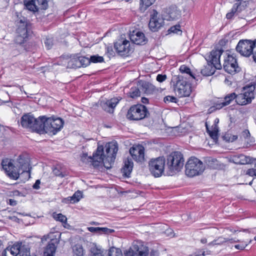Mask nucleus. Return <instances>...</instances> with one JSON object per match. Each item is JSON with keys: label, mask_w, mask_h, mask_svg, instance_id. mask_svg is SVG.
Here are the masks:
<instances>
[{"label": "nucleus", "mask_w": 256, "mask_h": 256, "mask_svg": "<svg viewBox=\"0 0 256 256\" xmlns=\"http://www.w3.org/2000/svg\"><path fill=\"white\" fill-rule=\"evenodd\" d=\"M106 154L104 153V148L102 146H98L96 152L92 156H88L87 154H84L81 160L84 162H90L94 168H98L104 160L114 162L118 150V144L116 142H108L106 144ZM105 167L108 168L104 164Z\"/></svg>", "instance_id": "obj_1"}, {"label": "nucleus", "mask_w": 256, "mask_h": 256, "mask_svg": "<svg viewBox=\"0 0 256 256\" xmlns=\"http://www.w3.org/2000/svg\"><path fill=\"white\" fill-rule=\"evenodd\" d=\"M2 166L6 174L13 180H18L20 174L25 173L30 176V164L28 158L24 156H19L15 165L8 160H3Z\"/></svg>", "instance_id": "obj_2"}, {"label": "nucleus", "mask_w": 256, "mask_h": 256, "mask_svg": "<svg viewBox=\"0 0 256 256\" xmlns=\"http://www.w3.org/2000/svg\"><path fill=\"white\" fill-rule=\"evenodd\" d=\"M224 52L222 48L212 50L210 54L206 58L207 64L201 70L200 72L204 76H210L213 74L216 69L220 70L222 68L220 62V57Z\"/></svg>", "instance_id": "obj_3"}, {"label": "nucleus", "mask_w": 256, "mask_h": 256, "mask_svg": "<svg viewBox=\"0 0 256 256\" xmlns=\"http://www.w3.org/2000/svg\"><path fill=\"white\" fill-rule=\"evenodd\" d=\"M184 75L176 76L172 80L174 90L180 97L188 96L192 92V80H186Z\"/></svg>", "instance_id": "obj_4"}, {"label": "nucleus", "mask_w": 256, "mask_h": 256, "mask_svg": "<svg viewBox=\"0 0 256 256\" xmlns=\"http://www.w3.org/2000/svg\"><path fill=\"white\" fill-rule=\"evenodd\" d=\"M167 174L173 176L180 171L184 164L183 155L179 152H174L167 156L166 160Z\"/></svg>", "instance_id": "obj_5"}, {"label": "nucleus", "mask_w": 256, "mask_h": 256, "mask_svg": "<svg viewBox=\"0 0 256 256\" xmlns=\"http://www.w3.org/2000/svg\"><path fill=\"white\" fill-rule=\"evenodd\" d=\"M16 22L18 28L15 41L16 43L21 44L26 41L31 32L32 24L25 17L20 18Z\"/></svg>", "instance_id": "obj_6"}, {"label": "nucleus", "mask_w": 256, "mask_h": 256, "mask_svg": "<svg viewBox=\"0 0 256 256\" xmlns=\"http://www.w3.org/2000/svg\"><path fill=\"white\" fill-rule=\"evenodd\" d=\"M236 51L242 56L249 57L252 54L253 60L256 62V39L254 40H241L236 45Z\"/></svg>", "instance_id": "obj_7"}, {"label": "nucleus", "mask_w": 256, "mask_h": 256, "mask_svg": "<svg viewBox=\"0 0 256 256\" xmlns=\"http://www.w3.org/2000/svg\"><path fill=\"white\" fill-rule=\"evenodd\" d=\"M185 173L189 177L201 174L205 169L203 162L196 157L190 158L185 166Z\"/></svg>", "instance_id": "obj_8"}, {"label": "nucleus", "mask_w": 256, "mask_h": 256, "mask_svg": "<svg viewBox=\"0 0 256 256\" xmlns=\"http://www.w3.org/2000/svg\"><path fill=\"white\" fill-rule=\"evenodd\" d=\"M149 112L146 108L142 104L133 105L130 107L126 114V118L132 120H139L147 117Z\"/></svg>", "instance_id": "obj_9"}, {"label": "nucleus", "mask_w": 256, "mask_h": 256, "mask_svg": "<svg viewBox=\"0 0 256 256\" xmlns=\"http://www.w3.org/2000/svg\"><path fill=\"white\" fill-rule=\"evenodd\" d=\"M42 118L45 119L46 134H56L63 127L64 121L60 118H47L46 116H42Z\"/></svg>", "instance_id": "obj_10"}, {"label": "nucleus", "mask_w": 256, "mask_h": 256, "mask_svg": "<svg viewBox=\"0 0 256 256\" xmlns=\"http://www.w3.org/2000/svg\"><path fill=\"white\" fill-rule=\"evenodd\" d=\"M254 88L253 85H248L244 87L242 92L236 94V104L241 106L250 104L252 100L254 98Z\"/></svg>", "instance_id": "obj_11"}, {"label": "nucleus", "mask_w": 256, "mask_h": 256, "mask_svg": "<svg viewBox=\"0 0 256 256\" xmlns=\"http://www.w3.org/2000/svg\"><path fill=\"white\" fill-rule=\"evenodd\" d=\"M166 166V160L164 157L152 159L148 163L151 174L155 178H158L164 174Z\"/></svg>", "instance_id": "obj_12"}, {"label": "nucleus", "mask_w": 256, "mask_h": 256, "mask_svg": "<svg viewBox=\"0 0 256 256\" xmlns=\"http://www.w3.org/2000/svg\"><path fill=\"white\" fill-rule=\"evenodd\" d=\"M149 250L141 242H135L128 250L124 252V256H148Z\"/></svg>", "instance_id": "obj_13"}, {"label": "nucleus", "mask_w": 256, "mask_h": 256, "mask_svg": "<svg viewBox=\"0 0 256 256\" xmlns=\"http://www.w3.org/2000/svg\"><path fill=\"white\" fill-rule=\"evenodd\" d=\"M48 0H24L26 9L32 12L38 11L39 9L46 10L48 7Z\"/></svg>", "instance_id": "obj_14"}, {"label": "nucleus", "mask_w": 256, "mask_h": 256, "mask_svg": "<svg viewBox=\"0 0 256 256\" xmlns=\"http://www.w3.org/2000/svg\"><path fill=\"white\" fill-rule=\"evenodd\" d=\"M223 67L226 72L232 74H236L240 70L236 60L231 55H228L224 59Z\"/></svg>", "instance_id": "obj_15"}, {"label": "nucleus", "mask_w": 256, "mask_h": 256, "mask_svg": "<svg viewBox=\"0 0 256 256\" xmlns=\"http://www.w3.org/2000/svg\"><path fill=\"white\" fill-rule=\"evenodd\" d=\"M114 48L118 53L120 56H127L130 51V42L126 40H120L114 44Z\"/></svg>", "instance_id": "obj_16"}, {"label": "nucleus", "mask_w": 256, "mask_h": 256, "mask_svg": "<svg viewBox=\"0 0 256 256\" xmlns=\"http://www.w3.org/2000/svg\"><path fill=\"white\" fill-rule=\"evenodd\" d=\"M158 14L156 10H154L148 24L150 30L152 32L158 30L164 24V20L158 18Z\"/></svg>", "instance_id": "obj_17"}, {"label": "nucleus", "mask_w": 256, "mask_h": 256, "mask_svg": "<svg viewBox=\"0 0 256 256\" xmlns=\"http://www.w3.org/2000/svg\"><path fill=\"white\" fill-rule=\"evenodd\" d=\"M144 147L141 145L133 146L130 150L132 158L136 162H142L144 158Z\"/></svg>", "instance_id": "obj_18"}, {"label": "nucleus", "mask_w": 256, "mask_h": 256, "mask_svg": "<svg viewBox=\"0 0 256 256\" xmlns=\"http://www.w3.org/2000/svg\"><path fill=\"white\" fill-rule=\"evenodd\" d=\"M164 15L168 20H175L180 16V12L176 6L172 5L164 8Z\"/></svg>", "instance_id": "obj_19"}, {"label": "nucleus", "mask_w": 256, "mask_h": 256, "mask_svg": "<svg viewBox=\"0 0 256 256\" xmlns=\"http://www.w3.org/2000/svg\"><path fill=\"white\" fill-rule=\"evenodd\" d=\"M130 40L137 45H142L146 44L147 40L144 34L140 31H133L130 35Z\"/></svg>", "instance_id": "obj_20"}, {"label": "nucleus", "mask_w": 256, "mask_h": 256, "mask_svg": "<svg viewBox=\"0 0 256 256\" xmlns=\"http://www.w3.org/2000/svg\"><path fill=\"white\" fill-rule=\"evenodd\" d=\"M42 116H40L38 119L36 118V122H34L30 128L32 130L40 134L46 133L45 119L42 118Z\"/></svg>", "instance_id": "obj_21"}, {"label": "nucleus", "mask_w": 256, "mask_h": 256, "mask_svg": "<svg viewBox=\"0 0 256 256\" xmlns=\"http://www.w3.org/2000/svg\"><path fill=\"white\" fill-rule=\"evenodd\" d=\"M118 102L119 100L116 98H113L106 101H101L100 105L104 110L111 113L113 112L114 108Z\"/></svg>", "instance_id": "obj_22"}, {"label": "nucleus", "mask_w": 256, "mask_h": 256, "mask_svg": "<svg viewBox=\"0 0 256 256\" xmlns=\"http://www.w3.org/2000/svg\"><path fill=\"white\" fill-rule=\"evenodd\" d=\"M36 118L30 114H25L20 118V123L22 127L31 128Z\"/></svg>", "instance_id": "obj_23"}, {"label": "nucleus", "mask_w": 256, "mask_h": 256, "mask_svg": "<svg viewBox=\"0 0 256 256\" xmlns=\"http://www.w3.org/2000/svg\"><path fill=\"white\" fill-rule=\"evenodd\" d=\"M124 166L121 170L123 176L130 177L133 168V162L131 158H128L124 162Z\"/></svg>", "instance_id": "obj_24"}, {"label": "nucleus", "mask_w": 256, "mask_h": 256, "mask_svg": "<svg viewBox=\"0 0 256 256\" xmlns=\"http://www.w3.org/2000/svg\"><path fill=\"white\" fill-rule=\"evenodd\" d=\"M234 100H236V94L235 92L227 94L225 96L224 100L222 102L216 104V108L220 109L224 106L228 105Z\"/></svg>", "instance_id": "obj_25"}, {"label": "nucleus", "mask_w": 256, "mask_h": 256, "mask_svg": "<svg viewBox=\"0 0 256 256\" xmlns=\"http://www.w3.org/2000/svg\"><path fill=\"white\" fill-rule=\"evenodd\" d=\"M138 86L145 94H151L154 91L155 86L150 83L146 81H140L138 82Z\"/></svg>", "instance_id": "obj_26"}, {"label": "nucleus", "mask_w": 256, "mask_h": 256, "mask_svg": "<svg viewBox=\"0 0 256 256\" xmlns=\"http://www.w3.org/2000/svg\"><path fill=\"white\" fill-rule=\"evenodd\" d=\"M243 9L244 7L241 6L240 2L234 4L230 12L226 14V18L228 19H231L234 16H238Z\"/></svg>", "instance_id": "obj_27"}, {"label": "nucleus", "mask_w": 256, "mask_h": 256, "mask_svg": "<svg viewBox=\"0 0 256 256\" xmlns=\"http://www.w3.org/2000/svg\"><path fill=\"white\" fill-rule=\"evenodd\" d=\"M232 160L234 163L239 164H246L251 161L250 157L242 154L234 156Z\"/></svg>", "instance_id": "obj_28"}, {"label": "nucleus", "mask_w": 256, "mask_h": 256, "mask_svg": "<svg viewBox=\"0 0 256 256\" xmlns=\"http://www.w3.org/2000/svg\"><path fill=\"white\" fill-rule=\"evenodd\" d=\"M68 68H76L81 67L80 63L79 56L78 55H74L71 56L68 60Z\"/></svg>", "instance_id": "obj_29"}, {"label": "nucleus", "mask_w": 256, "mask_h": 256, "mask_svg": "<svg viewBox=\"0 0 256 256\" xmlns=\"http://www.w3.org/2000/svg\"><path fill=\"white\" fill-rule=\"evenodd\" d=\"M56 246L52 242V240L48 243L44 251V256H54L56 253Z\"/></svg>", "instance_id": "obj_30"}, {"label": "nucleus", "mask_w": 256, "mask_h": 256, "mask_svg": "<svg viewBox=\"0 0 256 256\" xmlns=\"http://www.w3.org/2000/svg\"><path fill=\"white\" fill-rule=\"evenodd\" d=\"M180 71L181 72L180 75H184L187 77L186 80L196 79L194 74L191 72L190 68L185 65H182L180 66Z\"/></svg>", "instance_id": "obj_31"}, {"label": "nucleus", "mask_w": 256, "mask_h": 256, "mask_svg": "<svg viewBox=\"0 0 256 256\" xmlns=\"http://www.w3.org/2000/svg\"><path fill=\"white\" fill-rule=\"evenodd\" d=\"M88 230L89 232L95 234H110L114 230L108 228H99V227H88Z\"/></svg>", "instance_id": "obj_32"}, {"label": "nucleus", "mask_w": 256, "mask_h": 256, "mask_svg": "<svg viewBox=\"0 0 256 256\" xmlns=\"http://www.w3.org/2000/svg\"><path fill=\"white\" fill-rule=\"evenodd\" d=\"M90 256H104V250L96 244H92L90 248Z\"/></svg>", "instance_id": "obj_33"}, {"label": "nucleus", "mask_w": 256, "mask_h": 256, "mask_svg": "<svg viewBox=\"0 0 256 256\" xmlns=\"http://www.w3.org/2000/svg\"><path fill=\"white\" fill-rule=\"evenodd\" d=\"M82 198V193L80 191L78 190L72 196L68 197L66 200L70 203L74 204L78 202Z\"/></svg>", "instance_id": "obj_34"}, {"label": "nucleus", "mask_w": 256, "mask_h": 256, "mask_svg": "<svg viewBox=\"0 0 256 256\" xmlns=\"http://www.w3.org/2000/svg\"><path fill=\"white\" fill-rule=\"evenodd\" d=\"M156 0H140V9L144 11L146 9L154 3Z\"/></svg>", "instance_id": "obj_35"}, {"label": "nucleus", "mask_w": 256, "mask_h": 256, "mask_svg": "<svg viewBox=\"0 0 256 256\" xmlns=\"http://www.w3.org/2000/svg\"><path fill=\"white\" fill-rule=\"evenodd\" d=\"M52 218L56 221L60 222L62 223L66 224L67 222L66 217L62 214H57L54 212L52 214Z\"/></svg>", "instance_id": "obj_36"}, {"label": "nucleus", "mask_w": 256, "mask_h": 256, "mask_svg": "<svg viewBox=\"0 0 256 256\" xmlns=\"http://www.w3.org/2000/svg\"><path fill=\"white\" fill-rule=\"evenodd\" d=\"M140 86L132 88L129 92L130 97L134 98L140 96Z\"/></svg>", "instance_id": "obj_37"}, {"label": "nucleus", "mask_w": 256, "mask_h": 256, "mask_svg": "<svg viewBox=\"0 0 256 256\" xmlns=\"http://www.w3.org/2000/svg\"><path fill=\"white\" fill-rule=\"evenodd\" d=\"M108 256H122V252L120 248L112 247L110 248L108 252Z\"/></svg>", "instance_id": "obj_38"}, {"label": "nucleus", "mask_w": 256, "mask_h": 256, "mask_svg": "<svg viewBox=\"0 0 256 256\" xmlns=\"http://www.w3.org/2000/svg\"><path fill=\"white\" fill-rule=\"evenodd\" d=\"M90 64L91 62L98 63L102 62H104V58L102 56H99L98 54L93 55L90 56L89 58Z\"/></svg>", "instance_id": "obj_39"}, {"label": "nucleus", "mask_w": 256, "mask_h": 256, "mask_svg": "<svg viewBox=\"0 0 256 256\" xmlns=\"http://www.w3.org/2000/svg\"><path fill=\"white\" fill-rule=\"evenodd\" d=\"M168 34H181L182 32L180 29V26L178 24L171 26L168 30Z\"/></svg>", "instance_id": "obj_40"}, {"label": "nucleus", "mask_w": 256, "mask_h": 256, "mask_svg": "<svg viewBox=\"0 0 256 256\" xmlns=\"http://www.w3.org/2000/svg\"><path fill=\"white\" fill-rule=\"evenodd\" d=\"M74 252L76 256H83L84 250L81 246H76L74 248Z\"/></svg>", "instance_id": "obj_41"}, {"label": "nucleus", "mask_w": 256, "mask_h": 256, "mask_svg": "<svg viewBox=\"0 0 256 256\" xmlns=\"http://www.w3.org/2000/svg\"><path fill=\"white\" fill-rule=\"evenodd\" d=\"M80 63L81 64V67H86L90 64V60L88 58L85 56H79Z\"/></svg>", "instance_id": "obj_42"}, {"label": "nucleus", "mask_w": 256, "mask_h": 256, "mask_svg": "<svg viewBox=\"0 0 256 256\" xmlns=\"http://www.w3.org/2000/svg\"><path fill=\"white\" fill-rule=\"evenodd\" d=\"M228 241V239L223 238H219L217 240H214L212 242H210L208 245V246H214L216 244H220L224 242H226Z\"/></svg>", "instance_id": "obj_43"}, {"label": "nucleus", "mask_w": 256, "mask_h": 256, "mask_svg": "<svg viewBox=\"0 0 256 256\" xmlns=\"http://www.w3.org/2000/svg\"><path fill=\"white\" fill-rule=\"evenodd\" d=\"M44 43L47 49L50 50L53 46V40L52 38H46L44 40Z\"/></svg>", "instance_id": "obj_44"}, {"label": "nucleus", "mask_w": 256, "mask_h": 256, "mask_svg": "<svg viewBox=\"0 0 256 256\" xmlns=\"http://www.w3.org/2000/svg\"><path fill=\"white\" fill-rule=\"evenodd\" d=\"M164 102L165 103H169L170 102L176 103L177 102V99L174 96H168L164 98Z\"/></svg>", "instance_id": "obj_45"}, {"label": "nucleus", "mask_w": 256, "mask_h": 256, "mask_svg": "<svg viewBox=\"0 0 256 256\" xmlns=\"http://www.w3.org/2000/svg\"><path fill=\"white\" fill-rule=\"evenodd\" d=\"M106 54L110 58L114 56L115 52L112 46H107Z\"/></svg>", "instance_id": "obj_46"}, {"label": "nucleus", "mask_w": 256, "mask_h": 256, "mask_svg": "<svg viewBox=\"0 0 256 256\" xmlns=\"http://www.w3.org/2000/svg\"><path fill=\"white\" fill-rule=\"evenodd\" d=\"M218 131H216L215 130H210L209 132H207L209 134L210 136L214 140H217L218 138Z\"/></svg>", "instance_id": "obj_47"}, {"label": "nucleus", "mask_w": 256, "mask_h": 256, "mask_svg": "<svg viewBox=\"0 0 256 256\" xmlns=\"http://www.w3.org/2000/svg\"><path fill=\"white\" fill-rule=\"evenodd\" d=\"M53 172L54 174L56 176H58L61 178L64 177V175L62 174V172L60 171L58 168L56 167L53 169Z\"/></svg>", "instance_id": "obj_48"}, {"label": "nucleus", "mask_w": 256, "mask_h": 256, "mask_svg": "<svg viewBox=\"0 0 256 256\" xmlns=\"http://www.w3.org/2000/svg\"><path fill=\"white\" fill-rule=\"evenodd\" d=\"M246 174L251 176H254L256 177V168H254L248 169L246 171Z\"/></svg>", "instance_id": "obj_49"}, {"label": "nucleus", "mask_w": 256, "mask_h": 256, "mask_svg": "<svg viewBox=\"0 0 256 256\" xmlns=\"http://www.w3.org/2000/svg\"><path fill=\"white\" fill-rule=\"evenodd\" d=\"M8 250H9V252H10L11 256L14 255V256H16L17 254L19 252L18 248H16L14 246L10 248H8Z\"/></svg>", "instance_id": "obj_50"}, {"label": "nucleus", "mask_w": 256, "mask_h": 256, "mask_svg": "<svg viewBox=\"0 0 256 256\" xmlns=\"http://www.w3.org/2000/svg\"><path fill=\"white\" fill-rule=\"evenodd\" d=\"M224 140L228 142H233L238 138V136L236 135H232L230 136L228 139H227V136H224Z\"/></svg>", "instance_id": "obj_51"}, {"label": "nucleus", "mask_w": 256, "mask_h": 256, "mask_svg": "<svg viewBox=\"0 0 256 256\" xmlns=\"http://www.w3.org/2000/svg\"><path fill=\"white\" fill-rule=\"evenodd\" d=\"M166 78V75L158 74L156 76V80L159 82H162Z\"/></svg>", "instance_id": "obj_52"}, {"label": "nucleus", "mask_w": 256, "mask_h": 256, "mask_svg": "<svg viewBox=\"0 0 256 256\" xmlns=\"http://www.w3.org/2000/svg\"><path fill=\"white\" fill-rule=\"evenodd\" d=\"M247 246V244L245 243L244 244H236L235 245L234 247L238 250H244L246 246Z\"/></svg>", "instance_id": "obj_53"}, {"label": "nucleus", "mask_w": 256, "mask_h": 256, "mask_svg": "<svg viewBox=\"0 0 256 256\" xmlns=\"http://www.w3.org/2000/svg\"><path fill=\"white\" fill-rule=\"evenodd\" d=\"M40 180H37L35 183L34 184L32 188L35 190H38L40 188Z\"/></svg>", "instance_id": "obj_54"}, {"label": "nucleus", "mask_w": 256, "mask_h": 256, "mask_svg": "<svg viewBox=\"0 0 256 256\" xmlns=\"http://www.w3.org/2000/svg\"><path fill=\"white\" fill-rule=\"evenodd\" d=\"M242 136L244 138H248L250 136V133L248 130H244L242 132Z\"/></svg>", "instance_id": "obj_55"}, {"label": "nucleus", "mask_w": 256, "mask_h": 256, "mask_svg": "<svg viewBox=\"0 0 256 256\" xmlns=\"http://www.w3.org/2000/svg\"><path fill=\"white\" fill-rule=\"evenodd\" d=\"M200 251H198L197 252H196L190 255V256H205V252L203 251L202 254H200Z\"/></svg>", "instance_id": "obj_56"}, {"label": "nucleus", "mask_w": 256, "mask_h": 256, "mask_svg": "<svg viewBox=\"0 0 256 256\" xmlns=\"http://www.w3.org/2000/svg\"><path fill=\"white\" fill-rule=\"evenodd\" d=\"M8 203L12 206H15L17 204L16 201L13 199H9Z\"/></svg>", "instance_id": "obj_57"}, {"label": "nucleus", "mask_w": 256, "mask_h": 256, "mask_svg": "<svg viewBox=\"0 0 256 256\" xmlns=\"http://www.w3.org/2000/svg\"><path fill=\"white\" fill-rule=\"evenodd\" d=\"M158 251L156 250H152L150 252V256H157L158 255Z\"/></svg>", "instance_id": "obj_58"}, {"label": "nucleus", "mask_w": 256, "mask_h": 256, "mask_svg": "<svg viewBox=\"0 0 256 256\" xmlns=\"http://www.w3.org/2000/svg\"><path fill=\"white\" fill-rule=\"evenodd\" d=\"M8 219L16 222H18V221L19 220V218L16 216H8Z\"/></svg>", "instance_id": "obj_59"}, {"label": "nucleus", "mask_w": 256, "mask_h": 256, "mask_svg": "<svg viewBox=\"0 0 256 256\" xmlns=\"http://www.w3.org/2000/svg\"><path fill=\"white\" fill-rule=\"evenodd\" d=\"M141 102L143 104H146L148 103V100L145 97H142L141 99Z\"/></svg>", "instance_id": "obj_60"}, {"label": "nucleus", "mask_w": 256, "mask_h": 256, "mask_svg": "<svg viewBox=\"0 0 256 256\" xmlns=\"http://www.w3.org/2000/svg\"><path fill=\"white\" fill-rule=\"evenodd\" d=\"M212 130L218 132V124H213V125L212 126Z\"/></svg>", "instance_id": "obj_61"}, {"label": "nucleus", "mask_w": 256, "mask_h": 256, "mask_svg": "<svg viewBox=\"0 0 256 256\" xmlns=\"http://www.w3.org/2000/svg\"><path fill=\"white\" fill-rule=\"evenodd\" d=\"M12 193H13V195L14 196H20V194H21V192H20L18 190H14L12 192Z\"/></svg>", "instance_id": "obj_62"}, {"label": "nucleus", "mask_w": 256, "mask_h": 256, "mask_svg": "<svg viewBox=\"0 0 256 256\" xmlns=\"http://www.w3.org/2000/svg\"><path fill=\"white\" fill-rule=\"evenodd\" d=\"M200 242L202 244H206L207 242V240L206 238H203L200 240Z\"/></svg>", "instance_id": "obj_63"}, {"label": "nucleus", "mask_w": 256, "mask_h": 256, "mask_svg": "<svg viewBox=\"0 0 256 256\" xmlns=\"http://www.w3.org/2000/svg\"><path fill=\"white\" fill-rule=\"evenodd\" d=\"M218 122H219V119L218 118H216L214 120V124H218Z\"/></svg>", "instance_id": "obj_64"}]
</instances>
